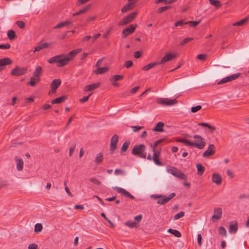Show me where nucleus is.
<instances>
[{"label": "nucleus", "instance_id": "58", "mask_svg": "<svg viewBox=\"0 0 249 249\" xmlns=\"http://www.w3.org/2000/svg\"><path fill=\"white\" fill-rule=\"evenodd\" d=\"M43 49L44 48H43L42 44H40L35 48V49L34 51V53H35L36 52H39Z\"/></svg>", "mask_w": 249, "mask_h": 249}, {"label": "nucleus", "instance_id": "13", "mask_svg": "<svg viewBox=\"0 0 249 249\" xmlns=\"http://www.w3.org/2000/svg\"><path fill=\"white\" fill-rule=\"evenodd\" d=\"M60 79H55L53 80L51 83V87L52 89L50 91L49 94L55 93L57 89L60 86Z\"/></svg>", "mask_w": 249, "mask_h": 249}, {"label": "nucleus", "instance_id": "5", "mask_svg": "<svg viewBox=\"0 0 249 249\" xmlns=\"http://www.w3.org/2000/svg\"><path fill=\"white\" fill-rule=\"evenodd\" d=\"M194 139L193 142V147L197 148L199 149H202L206 145V142L204 139L199 135H195L193 137Z\"/></svg>", "mask_w": 249, "mask_h": 249}, {"label": "nucleus", "instance_id": "50", "mask_svg": "<svg viewBox=\"0 0 249 249\" xmlns=\"http://www.w3.org/2000/svg\"><path fill=\"white\" fill-rule=\"evenodd\" d=\"M75 147H76V144H74L70 147V150H69V156H72L73 152L74 151Z\"/></svg>", "mask_w": 249, "mask_h": 249}, {"label": "nucleus", "instance_id": "64", "mask_svg": "<svg viewBox=\"0 0 249 249\" xmlns=\"http://www.w3.org/2000/svg\"><path fill=\"white\" fill-rule=\"evenodd\" d=\"M176 196V194L175 193H172L171 194H170L168 196L166 197L168 201H169L171 199L173 198Z\"/></svg>", "mask_w": 249, "mask_h": 249}, {"label": "nucleus", "instance_id": "41", "mask_svg": "<svg viewBox=\"0 0 249 249\" xmlns=\"http://www.w3.org/2000/svg\"><path fill=\"white\" fill-rule=\"evenodd\" d=\"M199 22L200 21H190L185 22V24H189L191 27H196L199 24Z\"/></svg>", "mask_w": 249, "mask_h": 249}, {"label": "nucleus", "instance_id": "7", "mask_svg": "<svg viewBox=\"0 0 249 249\" xmlns=\"http://www.w3.org/2000/svg\"><path fill=\"white\" fill-rule=\"evenodd\" d=\"M240 73H236L235 74H233L228 76H227L222 79L220 81H219L217 84L221 85L235 80L237 78H238L240 76Z\"/></svg>", "mask_w": 249, "mask_h": 249}, {"label": "nucleus", "instance_id": "33", "mask_svg": "<svg viewBox=\"0 0 249 249\" xmlns=\"http://www.w3.org/2000/svg\"><path fill=\"white\" fill-rule=\"evenodd\" d=\"M168 201L167 200V199L166 197L163 196V197L160 198L158 201L157 203L160 205H163L166 203H167Z\"/></svg>", "mask_w": 249, "mask_h": 249}, {"label": "nucleus", "instance_id": "63", "mask_svg": "<svg viewBox=\"0 0 249 249\" xmlns=\"http://www.w3.org/2000/svg\"><path fill=\"white\" fill-rule=\"evenodd\" d=\"M142 218V215L141 214H139L134 217V219L137 221L138 222H140Z\"/></svg>", "mask_w": 249, "mask_h": 249}, {"label": "nucleus", "instance_id": "37", "mask_svg": "<svg viewBox=\"0 0 249 249\" xmlns=\"http://www.w3.org/2000/svg\"><path fill=\"white\" fill-rule=\"evenodd\" d=\"M163 139H160L159 140H157L155 141L153 144V145H151L152 148V151H155V149H156V147L157 146V145L160 144V143L162 142L163 141Z\"/></svg>", "mask_w": 249, "mask_h": 249}, {"label": "nucleus", "instance_id": "16", "mask_svg": "<svg viewBox=\"0 0 249 249\" xmlns=\"http://www.w3.org/2000/svg\"><path fill=\"white\" fill-rule=\"evenodd\" d=\"M124 78L123 75H114L109 78V81L112 83V85L116 87L119 85L118 83L116 82L117 81L121 80Z\"/></svg>", "mask_w": 249, "mask_h": 249}, {"label": "nucleus", "instance_id": "61", "mask_svg": "<svg viewBox=\"0 0 249 249\" xmlns=\"http://www.w3.org/2000/svg\"><path fill=\"white\" fill-rule=\"evenodd\" d=\"M139 89H140V87L139 86L135 87V88H133L130 90V93H132V94H134V93H136Z\"/></svg>", "mask_w": 249, "mask_h": 249}, {"label": "nucleus", "instance_id": "20", "mask_svg": "<svg viewBox=\"0 0 249 249\" xmlns=\"http://www.w3.org/2000/svg\"><path fill=\"white\" fill-rule=\"evenodd\" d=\"M100 85V83H96L89 85H87L84 87V90L85 91H91L98 88Z\"/></svg>", "mask_w": 249, "mask_h": 249}, {"label": "nucleus", "instance_id": "48", "mask_svg": "<svg viewBox=\"0 0 249 249\" xmlns=\"http://www.w3.org/2000/svg\"><path fill=\"white\" fill-rule=\"evenodd\" d=\"M91 94L92 93H90L88 96H84L82 98H81L79 100V101L82 103H84V102H86L88 100L89 97L91 96Z\"/></svg>", "mask_w": 249, "mask_h": 249}, {"label": "nucleus", "instance_id": "43", "mask_svg": "<svg viewBox=\"0 0 249 249\" xmlns=\"http://www.w3.org/2000/svg\"><path fill=\"white\" fill-rule=\"evenodd\" d=\"M208 129H209V131H208V133H213V132L216 130V127L211 125L210 124H208L207 127Z\"/></svg>", "mask_w": 249, "mask_h": 249}, {"label": "nucleus", "instance_id": "38", "mask_svg": "<svg viewBox=\"0 0 249 249\" xmlns=\"http://www.w3.org/2000/svg\"><path fill=\"white\" fill-rule=\"evenodd\" d=\"M209 1L212 5L216 7H219L221 5L220 1L218 0H210Z\"/></svg>", "mask_w": 249, "mask_h": 249}, {"label": "nucleus", "instance_id": "34", "mask_svg": "<svg viewBox=\"0 0 249 249\" xmlns=\"http://www.w3.org/2000/svg\"><path fill=\"white\" fill-rule=\"evenodd\" d=\"M158 63H149L142 68L143 71H147L150 69L154 68Z\"/></svg>", "mask_w": 249, "mask_h": 249}, {"label": "nucleus", "instance_id": "22", "mask_svg": "<svg viewBox=\"0 0 249 249\" xmlns=\"http://www.w3.org/2000/svg\"><path fill=\"white\" fill-rule=\"evenodd\" d=\"M213 213L214 214L212 216V219L218 220L221 218L222 215V209L221 208H218L215 209Z\"/></svg>", "mask_w": 249, "mask_h": 249}, {"label": "nucleus", "instance_id": "26", "mask_svg": "<svg viewBox=\"0 0 249 249\" xmlns=\"http://www.w3.org/2000/svg\"><path fill=\"white\" fill-rule=\"evenodd\" d=\"M168 232L173 234L175 236L177 237H180L181 236V233L177 230L169 229L168 230Z\"/></svg>", "mask_w": 249, "mask_h": 249}, {"label": "nucleus", "instance_id": "53", "mask_svg": "<svg viewBox=\"0 0 249 249\" xmlns=\"http://www.w3.org/2000/svg\"><path fill=\"white\" fill-rule=\"evenodd\" d=\"M90 181L91 182L96 184V185H99L101 184V182L98 180V179L94 178H90L89 179Z\"/></svg>", "mask_w": 249, "mask_h": 249}, {"label": "nucleus", "instance_id": "29", "mask_svg": "<svg viewBox=\"0 0 249 249\" xmlns=\"http://www.w3.org/2000/svg\"><path fill=\"white\" fill-rule=\"evenodd\" d=\"M159 158V157H157L156 154H153L152 160L155 164L159 166H162L163 164L160 161Z\"/></svg>", "mask_w": 249, "mask_h": 249}, {"label": "nucleus", "instance_id": "6", "mask_svg": "<svg viewBox=\"0 0 249 249\" xmlns=\"http://www.w3.org/2000/svg\"><path fill=\"white\" fill-rule=\"evenodd\" d=\"M177 101L176 99H170L169 98H160L157 100V103L163 106H170L177 103Z\"/></svg>", "mask_w": 249, "mask_h": 249}, {"label": "nucleus", "instance_id": "2", "mask_svg": "<svg viewBox=\"0 0 249 249\" xmlns=\"http://www.w3.org/2000/svg\"><path fill=\"white\" fill-rule=\"evenodd\" d=\"M41 72V67H37L35 71L34 72L33 75L31 77L29 82L27 83V85H30L32 87L35 86L40 81V76Z\"/></svg>", "mask_w": 249, "mask_h": 249}, {"label": "nucleus", "instance_id": "3", "mask_svg": "<svg viewBox=\"0 0 249 249\" xmlns=\"http://www.w3.org/2000/svg\"><path fill=\"white\" fill-rule=\"evenodd\" d=\"M145 146L143 144L135 145L132 150V154L141 158L145 159L146 156V153L145 151Z\"/></svg>", "mask_w": 249, "mask_h": 249}, {"label": "nucleus", "instance_id": "14", "mask_svg": "<svg viewBox=\"0 0 249 249\" xmlns=\"http://www.w3.org/2000/svg\"><path fill=\"white\" fill-rule=\"evenodd\" d=\"M137 24L131 25L129 28H125L123 31L122 36L123 38H126L128 35L133 33L135 30Z\"/></svg>", "mask_w": 249, "mask_h": 249}, {"label": "nucleus", "instance_id": "57", "mask_svg": "<svg viewBox=\"0 0 249 249\" xmlns=\"http://www.w3.org/2000/svg\"><path fill=\"white\" fill-rule=\"evenodd\" d=\"M183 143L188 146H193V142L186 139L184 140Z\"/></svg>", "mask_w": 249, "mask_h": 249}, {"label": "nucleus", "instance_id": "40", "mask_svg": "<svg viewBox=\"0 0 249 249\" xmlns=\"http://www.w3.org/2000/svg\"><path fill=\"white\" fill-rule=\"evenodd\" d=\"M218 233L224 236H226V231L223 227H220L218 229Z\"/></svg>", "mask_w": 249, "mask_h": 249}, {"label": "nucleus", "instance_id": "12", "mask_svg": "<svg viewBox=\"0 0 249 249\" xmlns=\"http://www.w3.org/2000/svg\"><path fill=\"white\" fill-rule=\"evenodd\" d=\"M26 71L27 69L17 67L11 71V74L18 76L24 74Z\"/></svg>", "mask_w": 249, "mask_h": 249}, {"label": "nucleus", "instance_id": "56", "mask_svg": "<svg viewBox=\"0 0 249 249\" xmlns=\"http://www.w3.org/2000/svg\"><path fill=\"white\" fill-rule=\"evenodd\" d=\"M10 48L9 44L0 45V49H8Z\"/></svg>", "mask_w": 249, "mask_h": 249}, {"label": "nucleus", "instance_id": "47", "mask_svg": "<svg viewBox=\"0 0 249 249\" xmlns=\"http://www.w3.org/2000/svg\"><path fill=\"white\" fill-rule=\"evenodd\" d=\"M143 126L137 125V126H131V128L133 131L134 132H136L140 130V129L143 128Z\"/></svg>", "mask_w": 249, "mask_h": 249}, {"label": "nucleus", "instance_id": "36", "mask_svg": "<svg viewBox=\"0 0 249 249\" xmlns=\"http://www.w3.org/2000/svg\"><path fill=\"white\" fill-rule=\"evenodd\" d=\"M129 143L130 142L127 141H125V142H124L121 148L122 152H125L127 150L129 146Z\"/></svg>", "mask_w": 249, "mask_h": 249}, {"label": "nucleus", "instance_id": "18", "mask_svg": "<svg viewBox=\"0 0 249 249\" xmlns=\"http://www.w3.org/2000/svg\"><path fill=\"white\" fill-rule=\"evenodd\" d=\"M176 55L173 53H168L162 58L161 62L174 60Z\"/></svg>", "mask_w": 249, "mask_h": 249}, {"label": "nucleus", "instance_id": "1", "mask_svg": "<svg viewBox=\"0 0 249 249\" xmlns=\"http://www.w3.org/2000/svg\"><path fill=\"white\" fill-rule=\"evenodd\" d=\"M81 51V49H77L72 51L67 55H58L51 58L49 62H63L72 60L75 55Z\"/></svg>", "mask_w": 249, "mask_h": 249}, {"label": "nucleus", "instance_id": "51", "mask_svg": "<svg viewBox=\"0 0 249 249\" xmlns=\"http://www.w3.org/2000/svg\"><path fill=\"white\" fill-rule=\"evenodd\" d=\"M184 24H186L185 22H184L183 20H180L175 23V26L178 27L179 26H183Z\"/></svg>", "mask_w": 249, "mask_h": 249}, {"label": "nucleus", "instance_id": "24", "mask_svg": "<svg viewBox=\"0 0 249 249\" xmlns=\"http://www.w3.org/2000/svg\"><path fill=\"white\" fill-rule=\"evenodd\" d=\"M67 99L66 96H62L60 97L55 98L51 101V103L53 104H59L65 101Z\"/></svg>", "mask_w": 249, "mask_h": 249}, {"label": "nucleus", "instance_id": "8", "mask_svg": "<svg viewBox=\"0 0 249 249\" xmlns=\"http://www.w3.org/2000/svg\"><path fill=\"white\" fill-rule=\"evenodd\" d=\"M118 139L119 137L116 134L114 135L111 139L110 144V151L111 154L113 153L114 152V151L116 149L117 144L118 142Z\"/></svg>", "mask_w": 249, "mask_h": 249}, {"label": "nucleus", "instance_id": "55", "mask_svg": "<svg viewBox=\"0 0 249 249\" xmlns=\"http://www.w3.org/2000/svg\"><path fill=\"white\" fill-rule=\"evenodd\" d=\"M202 236L201 235V234H198L197 235V243H198V245L199 247H201V245H202Z\"/></svg>", "mask_w": 249, "mask_h": 249}, {"label": "nucleus", "instance_id": "45", "mask_svg": "<svg viewBox=\"0 0 249 249\" xmlns=\"http://www.w3.org/2000/svg\"><path fill=\"white\" fill-rule=\"evenodd\" d=\"M201 107H202L200 105H198L196 107H193L191 108V110L193 113H195L201 109Z\"/></svg>", "mask_w": 249, "mask_h": 249}, {"label": "nucleus", "instance_id": "49", "mask_svg": "<svg viewBox=\"0 0 249 249\" xmlns=\"http://www.w3.org/2000/svg\"><path fill=\"white\" fill-rule=\"evenodd\" d=\"M206 55L204 54H200L197 56V58L201 61L206 60Z\"/></svg>", "mask_w": 249, "mask_h": 249}, {"label": "nucleus", "instance_id": "11", "mask_svg": "<svg viewBox=\"0 0 249 249\" xmlns=\"http://www.w3.org/2000/svg\"><path fill=\"white\" fill-rule=\"evenodd\" d=\"M99 63H96L95 67L97 69L92 71V73L95 74H102L108 71L109 68L107 67H99Z\"/></svg>", "mask_w": 249, "mask_h": 249}, {"label": "nucleus", "instance_id": "17", "mask_svg": "<svg viewBox=\"0 0 249 249\" xmlns=\"http://www.w3.org/2000/svg\"><path fill=\"white\" fill-rule=\"evenodd\" d=\"M214 146L213 144H209L208 149L206 150L203 154V157H207L213 155L214 154Z\"/></svg>", "mask_w": 249, "mask_h": 249}, {"label": "nucleus", "instance_id": "39", "mask_svg": "<svg viewBox=\"0 0 249 249\" xmlns=\"http://www.w3.org/2000/svg\"><path fill=\"white\" fill-rule=\"evenodd\" d=\"M89 7H90V5H87L84 9H83L81 10L80 11H79V12L73 14V15L75 16V15H80L81 14H83L84 12H85L86 11H87L89 9Z\"/></svg>", "mask_w": 249, "mask_h": 249}, {"label": "nucleus", "instance_id": "27", "mask_svg": "<svg viewBox=\"0 0 249 249\" xmlns=\"http://www.w3.org/2000/svg\"><path fill=\"white\" fill-rule=\"evenodd\" d=\"M133 7V5H132L131 3L129 2L126 5H125L122 9V12L123 13L126 12L127 11L132 9Z\"/></svg>", "mask_w": 249, "mask_h": 249}, {"label": "nucleus", "instance_id": "59", "mask_svg": "<svg viewBox=\"0 0 249 249\" xmlns=\"http://www.w3.org/2000/svg\"><path fill=\"white\" fill-rule=\"evenodd\" d=\"M0 62H12V60L9 58H4L0 60Z\"/></svg>", "mask_w": 249, "mask_h": 249}, {"label": "nucleus", "instance_id": "9", "mask_svg": "<svg viewBox=\"0 0 249 249\" xmlns=\"http://www.w3.org/2000/svg\"><path fill=\"white\" fill-rule=\"evenodd\" d=\"M113 189L115 190L118 193L121 194L126 197L130 198L132 199H134L135 198L133 196H132L128 191L122 188L116 186L113 187Z\"/></svg>", "mask_w": 249, "mask_h": 249}, {"label": "nucleus", "instance_id": "60", "mask_svg": "<svg viewBox=\"0 0 249 249\" xmlns=\"http://www.w3.org/2000/svg\"><path fill=\"white\" fill-rule=\"evenodd\" d=\"M89 0H78L76 3L77 5H80L83 4L88 1Z\"/></svg>", "mask_w": 249, "mask_h": 249}, {"label": "nucleus", "instance_id": "28", "mask_svg": "<svg viewBox=\"0 0 249 249\" xmlns=\"http://www.w3.org/2000/svg\"><path fill=\"white\" fill-rule=\"evenodd\" d=\"M249 20V18H246L233 24V26H242L245 24Z\"/></svg>", "mask_w": 249, "mask_h": 249}, {"label": "nucleus", "instance_id": "30", "mask_svg": "<svg viewBox=\"0 0 249 249\" xmlns=\"http://www.w3.org/2000/svg\"><path fill=\"white\" fill-rule=\"evenodd\" d=\"M103 160V154L102 153H98L96 157L95 161L97 164H100Z\"/></svg>", "mask_w": 249, "mask_h": 249}, {"label": "nucleus", "instance_id": "46", "mask_svg": "<svg viewBox=\"0 0 249 249\" xmlns=\"http://www.w3.org/2000/svg\"><path fill=\"white\" fill-rule=\"evenodd\" d=\"M193 40V38L192 37H188V38H186L185 39H184L180 43V45L181 46H183L185 44H186L187 42H188V41H191Z\"/></svg>", "mask_w": 249, "mask_h": 249}, {"label": "nucleus", "instance_id": "21", "mask_svg": "<svg viewBox=\"0 0 249 249\" xmlns=\"http://www.w3.org/2000/svg\"><path fill=\"white\" fill-rule=\"evenodd\" d=\"M212 181L217 185H220L222 182L221 177L217 173H214L212 175Z\"/></svg>", "mask_w": 249, "mask_h": 249}, {"label": "nucleus", "instance_id": "10", "mask_svg": "<svg viewBox=\"0 0 249 249\" xmlns=\"http://www.w3.org/2000/svg\"><path fill=\"white\" fill-rule=\"evenodd\" d=\"M137 14V13L136 12H133L128 16L125 17L124 18L122 21L120 22L119 25L121 26H123L131 22L133 19L135 18Z\"/></svg>", "mask_w": 249, "mask_h": 249}, {"label": "nucleus", "instance_id": "19", "mask_svg": "<svg viewBox=\"0 0 249 249\" xmlns=\"http://www.w3.org/2000/svg\"><path fill=\"white\" fill-rule=\"evenodd\" d=\"M15 160L17 163V169L18 171H21L23 168V161L21 158L15 157Z\"/></svg>", "mask_w": 249, "mask_h": 249}, {"label": "nucleus", "instance_id": "15", "mask_svg": "<svg viewBox=\"0 0 249 249\" xmlns=\"http://www.w3.org/2000/svg\"><path fill=\"white\" fill-rule=\"evenodd\" d=\"M238 230V222L237 221H233L230 223L229 227L230 233H235Z\"/></svg>", "mask_w": 249, "mask_h": 249}, {"label": "nucleus", "instance_id": "23", "mask_svg": "<svg viewBox=\"0 0 249 249\" xmlns=\"http://www.w3.org/2000/svg\"><path fill=\"white\" fill-rule=\"evenodd\" d=\"M164 126V124L161 122H160L157 124L155 128L153 129L154 131L157 132H163V127Z\"/></svg>", "mask_w": 249, "mask_h": 249}, {"label": "nucleus", "instance_id": "25", "mask_svg": "<svg viewBox=\"0 0 249 249\" xmlns=\"http://www.w3.org/2000/svg\"><path fill=\"white\" fill-rule=\"evenodd\" d=\"M197 174L198 175H202L205 171V168L201 164L197 163L196 165Z\"/></svg>", "mask_w": 249, "mask_h": 249}, {"label": "nucleus", "instance_id": "32", "mask_svg": "<svg viewBox=\"0 0 249 249\" xmlns=\"http://www.w3.org/2000/svg\"><path fill=\"white\" fill-rule=\"evenodd\" d=\"M124 224L131 228H135L137 226V223L131 221H126L124 223Z\"/></svg>", "mask_w": 249, "mask_h": 249}, {"label": "nucleus", "instance_id": "62", "mask_svg": "<svg viewBox=\"0 0 249 249\" xmlns=\"http://www.w3.org/2000/svg\"><path fill=\"white\" fill-rule=\"evenodd\" d=\"M37 248V246L36 244H31L28 246V249H36Z\"/></svg>", "mask_w": 249, "mask_h": 249}, {"label": "nucleus", "instance_id": "31", "mask_svg": "<svg viewBox=\"0 0 249 249\" xmlns=\"http://www.w3.org/2000/svg\"><path fill=\"white\" fill-rule=\"evenodd\" d=\"M7 36L10 40H13L16 36V33L13 30H10L7 32Z\"/></svg>", "mask_w": 249, "mask_h": 249}, {"label": "nucleus", "instance_id": "54", "mask_svg": "<svg viewBox=\"0 0 249 249\" xmlns=\"http://www.w3.org/2000/svg\"><path fill=\"white\" fill-rule=\"evenodd\" d=\"M170 8L169 6H164V7H160V8L158 9V12L159 13H160L167 9H168L169 8Z\"/></svg>", "mask_w": 249, "mask_h": 249}, {"label": "nucleus", "instance_id": "52", "mask_svg": "<svg viewBox=\"0 0 249 249\" xmlns=\"http://www.w3.org/2000/svg\"><path fill=\"white\" fill-rule=\"evenodd\" d=\"M16 24L21 29H23L25 26L24 23L22 21H17Z\"/></svg>", "mask_w": 249, "mask_h": 249}, {"label": "nucleus", "instance_id": "42", "mask_svg": "<svg viewBox=\"0 0 249 249\" xmlns=\"http://www.w3.org/2000/svg\"><path fill=\"white\" fill-rule=\"evenodd\" d=\"M184 214H185V213L184 212H182V211L180 212L179 213H178L174 216V219L177 220V219L184 216Z\"/></svg>", "mask_w": 249, "mask_h": 249}, {"label": "nucleus", "instance_id": "4", "mask_svg": "<svg viewBox=\"0 0 249 249\" xmlns=\"http://www.w3.org/2000/svg\"><path fill=\"white\" fill-rule=\"evenodd\" d=\"M166 170L168 173L179 179L186 180L187 178V176L183 172L174 166H169L167 168Z\"/></svg>", "mask_w": 249, "mask_h": 249}, {"label": "nucleus", "instance_id": "35", "mask_svg": "<svg viewBox=\"0 0 249 249\" xmlns=\"http://www.w3.org/2000/svg\"><path fill=\"white\" fill-rule=\"evenodd\" d=\"M42 225L40 223H37L35 225L34 231L35 232H39L42 230Z\"/></svg>", "mask_w": 249, "mask_h": 249}, {"label": "nucleus", "instance_id": "44", "mask_svg": "<svg viewBox=\"0 0 249 249\" xmlns=\"http://www.w3.org/2000/svg\"><path fill=\"white\" fill-rule=\"evenodd\" d=\"M114 173L116 175H125V172L123 170L120 169H116L114 171Z\"/></svg>", "mask_w": 249, "mask_h": 249}]
</instances>
